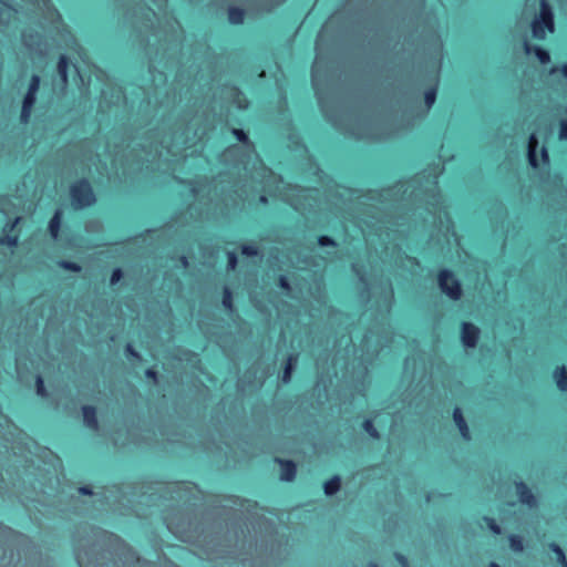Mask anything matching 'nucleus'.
Returning <instances> with one entry per match:
<instances>
[{
  "instance_id": "1",
  "label": "nucleus",
  "mask_w": 567,
  "mask_h": 567,
  "mask_svg": "<svg viewBox=\"0 0 567 567\" xmlns=\"http://www.w3.org/2000/svg\"><path fill=\"white\" fill-rule=\"evenodd\" d=\"M545 28L554 32V16L549 3L546 0H540V12L532 23V32L534 38L544 39L546 35Z\"/></svg>"
},
{
  "instance_id": "2",
  "label": "nucleus",
  "mask_w": 567,
  "mask_h": 567,
  "mask_svg": "<svg viewBox=\"0 0 567 567\" xmlns=\"http://www.w3.org/2000/svg\"><path fill=\"white\" fill-rule=\"evenodd\" d=\"M70 194L72 206L76 209H82L95 203L94 193L87 181H80L75 183L71 187Z\"/></svg>"
},
{
  "instance_id": "3",
  "label": "nucleus",
  "mask_w": 567,
  "mask_h": 567,
  "mask_svg": "<svg viewBox=\"0 0 567 567\" xmlns=\"http://www.w3.org/2000/svg\"><path fill=\"white\" fill-rule=\"evenodd\" d=\"M39 89H40V76L37 74H33L31 76V80H30V83L28 86V91L22 101L20 121L23 124H27L30 120L33 106L37 101V94L39 92Z\"/></svg>"
},
{
  "instance_id": "4",
  "label": "nucleus",
  "mask_w": 567,
  "mask_h": 567,
  "mask_svg": "<svg viewBox=\"0 0 567 567\" xmlns=\"http://www.w3.org/2000/svg\"><path fill=\"white\" fill-rule=\"evenodd\" d=\"M441 290L452 300H458L462 296L460 281L449 270H442L439 275Z\"/></svg>"
},
{
  "instance_id": "5",
  "label": "nucleus",
  "mask_w": 567,
  "mask_h": 567,
  "mask_svg": "<svg viewBox=\"0 0 567 567\" xmlns=\"http://www.w3.org/2000/svg\"><path fill=\"white\" fill-rule=\"evenodd\" d=\"M162 144L167 148V152L173 155L181 154L182 151L195 144L194 137H189L186 134V131H176L172 135L171 143L168 144L166 141H162Z\"/></svg>"
},
{
  "instance_id": "6",
  "label": "nucleus",
  "mask_w": 567,
  "mask_h": 567,
  "mask_svg": "<svg viewBox=\"0 0 567 567\" xmlns=\"http://www.w3.org/2000/svg\"><path fill=\"white\" fill-rule=\"evenodd\" d=\"M480 330L472 323L464 322L462 326V342L467 348H474L477 344Z\"/></svg>"
},
{
  "instance_id": "7",
  "label": "nucleus",
  "mask_w": 567,
  "mask_h": 567,
  "mask_svg": "<svg viewBox=\"0 0 567 567\" xmlns=\"http://www.w3.org/2000/svg\"><path fill=\"white\" fill-rule=\"evenodd\" d=\"M516 493L518 496V499L522 504L527 505L530 508H534L537 506V499L532 493V491L528 488V486L523 483H516Z\"/></svg>"
},
{
  "instance_id": "8",
  "label": "nucleus",
  "mask_w": 567,
  "mask_h": 567,
  "mask_svg": "<svg viewBox=\"0 0 567 567\" xmlns=\"http://www.w3.org/2000/svg\"><path fill=\"white\" fill-rule=\"evenodd\" d=\"M16 16V10L0 0V30L8 27Z\"/></svg>"
},
{
  "instance_id": "9",
  "label": "nucleus",
  "mask_w": 567,
  "mask_h": 567,
  "mask_svg": "<svg viewBox=\"0 0 567 567\" xmlns=\"http://www.w3.org/2000/svg\"><path fill=\"white\" fill-rule=\"evenodd\" d=\"M453 419L455 424L457 425L462 436L464 440H470V430L468 426L463 417L461 409L456 408L453 412Z\"/></svg>"
},
{
  "instance_id": "10",
  "label": "nucleus",
  "mask_w": 567,
  "mask_h": 567,
  "mask_svg": "<svg viewBox=\"0 0 567 567\" xmlns=\"http://www.w3.org/2000/svg\"><path fill=\"white\" fill-rule=\"evenodd\" d=\"M281 465L280 478L282 481H292L296 476V465L291 461H279Z\"/></svg>"
},
{
  "instance_id": "11",
  "label": "nucleus",
  "mask_w": 567,
  "mask_h": 567,
  "mask_svg": "<svg viewBox=\"0 0 567 567\" xmlns=\"http://www.w3.org/2000/svg\"><path fill=\"white\" fill-rule=\"evenodd\" d=\"M537 146H538V141H537L535 134H532L528 140L527 155H528L529 164L533 167L538 166L537 156H536Z\"/></svg>"
},
{
  "instance_id": "12",
  "label": "nucleus",
  "mask_w": 567,
  "mask_h": 567,
  "mask_svg": "<svg viewBox=\"0 0 567 567\" xmlns=\"http://www.w3.org/2000/svg\"><path fill=\"white\" fill-rule=\"evenodd\" d=\"M83 420L87 427L97 430V420L94 408L89 405L83 406Z\"/></svg>"
},
{
  "instance_id": "13",
  "label": "nucleus",
  "mask_w": 567,
  "mask_h": 567,
  "mask_svg": "<svg viewBox=\"0 0 567 567\" xmlns=\"http://www.w3.org/2000/svg\"><path fill=\"white\" fill-rule=\"evenodd\" d=\"M298 362V355L297 354H290L287 359V363L281 377L282 382L288 383L291 379V372L296 368Z\"/></svg>"
},
{
  "instance_id": "14",
  "label": "nucleus",
  "mask_w": 567,
  "mask_h": 567,
  "mask_svg": "<svg viewBox=\"0 0 567 567\" xmlns=\"http://www.w3.org/2000/svg\"><path fill=\"white\" fill-rule=\"evenodd\" d=\"M68 68L69 61L65 55H61L58 62L56 71L61 79L62 85L65 86L68 84Z\"/></svg>"
},
{
  "instance_id": "15",
  "label": "nucleus",
  "mask_w": 567,
  "mask_h": 567,
  "mask_svg": "<svg viewBox=\"0 0 567 567\" xmlns=\"http://www.w3.org/2000/svg\"><path fill=\"white\" fill-rule=\"evenodd\" d=\"M554 377H555L556 384H557L558 389L560 391H567V371H566L565 367L558 368L555 371Z\"/></svg>"
},
{
  "instance_id": "16",
  "label": "nucleus",
  "mask_w": 567,
  "mask_h": 567,
  "mask_svg": "<svg viewBox=\"0 0 567 567\" xmlns=\"http://www.w3.org/2000/svg\"><path fill=\"white\" fill-rule=\"evenodd\" d=\"M60 224H61V213H60V210H56L49 223V231L54 239L58 238L59 230H60Z\"/></svg>"
},
{
  "instance_id": "17",
  "label": "nucleus",
  "mask_w": 567,
  "mask_h": 567,
  "mask_svg": "<svg viewBox=\"0 0 567 567\" xmlns=\"http://www.w3.org/2000/svg\"><path fill=\"white\" fill-rule=\"evenodd\" d=\"M341 486V481L339 476H333L330 481L324 483V493L327 495H333L336 494Z\"/></svg>"
},
{
  "instance_id": "18",
  "label": "nucleus",
  "mask_w": 567,
  "mask_h": 567,
  "mask_svg": "<svg viewBox=\"0 0 567 567\" xmlns=\"http://www.w3.org/2000/svg\"><path fill=\"white\" fill-rule=\"evenodd\" d=\"M228 19L233 24H239L244 21V11L239 8H229Z\"/></svg>"
},
{
  "instance_id": "19",
  "label": "nucleus",
  "mask_w": 567,
  "mask_h": 567,
  "mask_svg": "<svg viewBox=\"0 0 567 567\" xmlns=\"http://www.w3.org/2000/svg\"><path fill=\"white\" fill-rule=\"evenodd\" d=\"M231 96H233L234 103L237 105L238 109L245 110L248 107V101L243 95L241 92H239L237 90H231Z\"/></svg>"
},
{
  "instance_id": "20",
  "label": "nucleus",
  "mask_w": 567,
  "mask_h": 567,
  "mask_svg": "<svg viewBox=\"0 0 567 567\" xmlns=\"http://www.w3.org/2000/svg\"><path fill=\"white\" fill-rule=\"evenodd\" d=\"M549 548L556 554L558 563L561 567H567V559L564 550L557 544L553 543L549 545Z\"/></svg>"
},
{
  "instance_id": "21",
  "label": "nucleus",
  "mask_w": 567,
  "mask_h": 567,
  "mask_svg": "<svg viewBox=\"0 0 567 567\" xmlns=\"http://www.w3.org/2000/svg\"><path fill=\"white\" fill-rule=\"evenodd\" d=\"M509 546L511 549L516 553H522L524 550L523 539L517 535L509 536Z\"/></svg>"
},
{
  "instance_id": "22",
  "label": "nucleus",
  "mask_w": 567,
  "mask_h": 567,
  "mask_svg": "<svg viewBox=\"0 0 567 567\" xmlns=\"http://www.w3.org/2000/svg\"><path fill=\"white\" fill-rule=\"evenodd\" d=\"M38 40H40V37L38 34L33 37L32 34H29L27 32L22 33V41L24 45L30 49H37L35 45L38 44Z\"/></svg>"
},
{
  "instance_id": "23",
  "label": "nucleus",
  "mask_w": 567,
  "mask_h": 567,
  "mask_svg": "<svg viewBox=\"0 0 567 567\" xmlns=\"http://www.w3.org/2000/svg\"><path fill=\"white\" fill-rule=\"evenodd\" d=\"M535 53H536V56L538 58V60L540 61V63H543V64L549 63L550 56H549V53L547 51H545L542 48L537 47V48H535Z\"/></svg>"
},
{
  "instance_id": "24",
  "label": "nucleus",
  "mask_w": 567,
  "mask_h": 567,
  "mask_svg": "<svg viewBox=\"0 0 567 567\" xmlns=\"http://www.w3.org/2000/svg\"><path fill=\"white\" fill-rule=\"evenodd\" d=\"M363 429L369 433L370 436H372L373 439H378L379 437V433L377 431V429L374 427L372 421L370 420H365L364 423H363Z\"/></svg>"
},
{
  "instance_id": "25",
  "label": "nucleus",
  "mask_w": 567,
  "mask_h": 567,
  "mask_svg": "<svg viewBox=\"0 0 567 567\" xmlns=\"http://www.w3.org/2000/svg\"><path fill=\"white\" fill-rule=\"evenodd\" d=\"M435 100H436V90L435 89H431L425 92V104H426L427 109H430L434 104Z\"/></svg>"
},
{
  "instance_id": "26",
  "label": "nucleus",
  "mask_w": 567,
  "mask_h": 567,
  "mask_svg": "<svg viewBox=\"0 0 567 567\" xmlns=\"http://www.w3.org/2000/svg\"><path fill=\"white\" fill-rule=\"evenodd\" d=\"M484 520H485V523L487 524L488 528H489L494 534H501V533H502V528H501V526L495 522V519L489 518V517H484Z\"/></svg>"
},
{
  "instance_id": "27",
  "label": "nucleus",
  "mask_w": 567,
  "mask_h": 567,
  "mask_svg": "<svg viewBox=\"0 0 567 567\" xmlns=\"http://www.w3.org/2000/svg\"><path fill=\"white\" fill-rule=\"evenodd\" d=\"M233 134L238 138V141L247 145L250 144L247 134L243 130L234 128Z\"/></svg>"
},
{
  "instance_id": "28",
  "label": "nucleus",
  "mask_w": 567,
  "mask_h": 567,
  "mask_svg": "<svg viewBox=\"0 0 567 567\" xmlns=\"http://www.w3.org/2000/svg\"><path fill=\"white\" fill-rule=\"evenodd\" d=\"M241 252L246 256H256L258 254V249L252 245H244L241 247Z\"/></svg>"
},
{
  "instance_id": "29",
  "label": "nucleus",
  "mask_w": 567,
  "mask_h": 567,
  "mask_svg": "<svg viewBox=\"0 0 567 567\" xmlns=\"http://www.w3.org/2000/svg\"><path fill=\"white\" fill-rule=\"evenodd\" d=\"M227 257H228V264H227V268L229 270H234L237 266V257L235 255V252H227Z\"/></svg>"
},
{
  "instance_id": "30",
  "label": "nucleus",
  "mask_w": 567,
  "mask_h": 567,
  "mask_svg": "<svg viewBox=\"0 0 567 567\" xmlns=\"http://www.w3.org/2000/svg\"><path fill=\"white\" fill-rule=\"evenodd\" d=\"M223 305L226 308L231 309V292L227 288L224 290Z\"/></svg>"
},
{
  "instance_id": "31",
  "label": "nucleus",
  "mask_w": 567,
  "mask_h": 567,
  "mask_svg": "<svg viewBox=\"0 0 567 567\" xmlns=\"http://www.w3.org/2000/svg\"><path fill=\"white\" fill-rule=\"evenodd\" d=\"M61 266L64 269L72 270V271H80L81 270V267L78 264L71 262V261H62Z\"/></svg>"
},
{
  "instance_id": "32",
  "label": "nucleus",
  "mask_w": 567,
  "mask_h": 567,
  "mask_svg": "<svg viewBox=\"0 0 567 567\" xmlns=\"http://www.w3.org/2000/svg\"><path fill=\"white\" fill-rule=\"evenodd\" d=\"M559 140L567 141V122L566 121H563L560 123Z\"/></svg>"
},
{
  "instance_id": "33",
  "label": "nucleus",
  "mask_w": 567,
  "mask_h": 567,
  "mask_svg": "<svg viewBox=\"0 0 567 567\" xmlns=\"http://www.w3.org/2000/svg\"><path fill=\"white\" fill-rule=\"evenodd\" d=\"M37 393L42 396L45 395L44 383L41 377L37 378Z\"/></svg>"
},
{
  "instance_id": "34",
  "label": "nucleus",
  "mask_w": 567,
  "mask_h": 567,
  "mask_svg": "<svg viewBox=\"0 0 567 567\" xmlns=\"http://www.w3.org/2000/svg\"><path fill=\"white\" fill-rule=\"evenodd\" d=\"M320 246H336V243L328 236H321L319 238Z\"/></svg>"
},
{
  "instance_id": "35",
  "label": "nucleus",
  "mask_w": 567,
  "mask_h": 567,
  "mask_svg": "<svg viewBox=\"0 0 567 567\" xmlns=\"http://www.w3.org/2000/svg\"><path fill=\"white\" fill-rule=\"evenodd\" d=\"M122 278L121 269H115L111 276V285H115Z\"/></svg>"
},
{
  "instance_id": "36",
  "label": "nucleus",
  "mask_w": 567,
  "mask_h": 567,
  "mask_svg": "<svg viewBox=\"0 0 567 567\" xmlns=\"http://www.w3.org/2000/svg\"><path fill=\"white\" fill-rule=\"evenodd\" d=\"M87 231H95L100 229V223L99 221H89L85 226Z\"/></svg>"
},
{
  "instance_id": "37",
  "label": "nucleus",
  "mask_w": 567,
  "mask_h": 567,
  "mask_svg": "<svg viewBox=\"0 0 567 567\" xmlns=\"http://www.w3.org/2000/svg\"><path fill=\"white\" fill-rule=\"evenodd\" d=\"M3 241L9 246H16L18 243V237H12L9 234H7Z\"/></svg>"
},
{
  "instance_id": "38",
  "label": "nucleus",
  "mask_w": 567,
  "mask_h": 567,
  "mask_svg": "<svg viewBox=\"0 0 567 567\" xmlns=\"http://www.w3.org/2000/svg\"><path fill=\"white\" fill-rule=\"evenodd\" d=\"M392 297H393V291H392V289L390 287L388 293L385 295V303H386L385 308H386V311L390 310Z\"/></svg>"
},
{
  "instance_id": "39",
  "label": "nucleus",
  "mask_w": 567,
  "mask_h": 567,
  "mask_svg": "<svg viewBox=\"0 0 567 567\" xmlns=\"http://www.w3.org/2000/svg\"><path fill=\"white\" fill-rule=\"evenodd\" d=\"M395 557L402 567H409V561H408L406 557H404L403 555H400V554H396Z\"/></svg>"
},
{
  "instance_id": "40",
  "label": "nucleus",
  "mask_w": 567,
  "mask_h": 567,
  "mask_svg": "<svg viewBox=\"0 0 567 567\" xmlns=\"http://www.w3.org/2000/svg\"><path fill=\"white\" fill-rule=\"evenodd\" d=\"M352 269H353V271L358 275V277H359L360 281H361L363 285H365V279H364L363 275L360 272V270H359V268H358V266H357L355 264H353V265H352Z\"/></svg>"
},
{
  "instance_id": "41",
  "label": "nucleus",
  "mask_w": 567,
  "mask_h": 567,
  "mask_svg": "<svg viewBox=\"0 0 567 567\" xmlns=\"http://www.w3.org/2000/svg\"><path fill=\"white\" fill-rule=\"evenodd\" d=\"M19 220H20V217H17V218H16V220H14V223H12V224H7V225L4 226V228H3V230H4L6 233L11 231V230L14 228L16 224H18V223H19Z\"/></svg>"
},
{
  "instance_id": "42",
  "label": "nucleus",
  "mask_w": 567,
  "mask_h": 567,
  "mask_svg": "<svg viewBox=\"0 0 567 567\" xmlns=\"http://www.w3.org/2000/svg\"><path fill=\"white\" fill-rule=\"evenodd\" d=\"M79 492L81 494H85V495H91L92 494V491L89 487H80Z\"/></svg>"
},
{
  "instance_id": "43",
  "label": "nucleus",
  "mask_w": 567,
  "mask_h": 567,
  "mask_svg": "<svg viewBox=\"0 0 567 567\" xmlns=\"http://www.w3.org/2000/svg\"><path fill=\"white\" fill-rule=\"evenodd\" d=\"M280 286L282 288H289L288 281L285 277H280Z\"/></svg>"
},
{
  "instance_id": "44",
  "label": "nucleus",
  "mask_w": 567,
  "mask_h": 567,
  "mask_svg": "<svg viewBox=\"0 0 567 567\" xmlns=\"http://www.w3.org/2000/svg\"><path fill=\"white\" fill-rule=\"evenodd\" d=\"M296 190L298 192L299 197H306L307 195L305 193L309 192L308 189H300V188H296Z\"/></svg>"
},
{
  "instance_id": "45",
  "label": "nucleus",
  "mask_w": 567,
  "mask_h": 567,
  "mask_svg": "<svg viewBox=\"0 0 567 567\" xmlns=\"http://www.w3.org/2000/svg\"><path fill=\"white\" fill-rule=\"evenodd\" d=\"M126 351L136 358L138 357V354L133 350L131 344H127Z\"/></svg>"
},
{
  "instance_id": "46",
  "label": "nucleus",
  "mask_w": 567,
  "mask_h": 567,
  "mask_svg": "<svg viewBox=\"0 0 567 567\" xmlns=\"http://www.w3.org/2000/svg\"><path fill=\"white\" fill-rule=\"evenodd\" d=\"M392 193H393V189H384V190H382L381 196L382 197H388V196H391Z\"/></svg>"
},
{
  "instance_id": "47",
  "label": "nucleus",
  "mask_w": 567,
  "mask_h": 567,
  "mask_svg": "<svg viewBox=\"0 0 567 567\" xmlns=\"http://www.w3.org/2000/svg\"><path fill=\"white\" fill-rule=\"evenodd\" d=\"M542 156L545 162L548 161V154L545 147L542 148Z\"/></svg>"
},
{
  "instance_id": "48",
  "label": "nucleus",
  "mask_w": 567,
  "mask_h": 567,
  "mask_svg": "<svg viewBox=\"0 0 567 567\" xmlns=\"http://www.w3.org/2000/svg\"><path fill=\"white\" fill-rule=\"evenodd\" d=\"M181 261H182V265L184 268H187L188 267V261H187V258L186 257H182L181 258Z\"/></svg>"
},
{
  "instance_id": "49",
  "label": "nucleus",
  "mask_w": 567,
  "mask_h": 567,
  "mask_svg": "<svg viewBox=\"0 0 567 567\" xmlns=\"http://www.w3.org/2000/svg\"><path fill=\"white\" fill-rule=\"evenodd\" d=\"M561 73L565 78H567V63L563 65Z\"/></svg>"
},
{
  "instance_id": "50",
  "label": "nucleus",
  "mask_w": 567,
  "mask_h": 567,
  "mask_svg": "<svg viewBox=\"0 0 567 567\" xmlns=\"http://www.w3.org/2000/svg\"><path fill=\"white\" fill-rule=\"evenodd\" d=\"M235 150H236V147H235V146H234V147H230V148H228V150L225 152V154H224V155H225V156H228V155H229V154H231Z\"/></svg>"
},
{
  "instance_id": "51",
  "label": "nucleus",
  "mask_w": 567,
  "mask_h": 567,
  "mask_svg": "<svg viewBox=\"0 0 567 567\" xmlns=\"http://www.w3.org/2000/svg\"><path fill=\"white\" fill-rule=\"evenodd\" d=\"M53 16H56L58 18H60V14L56 10H52V12H50V17L52 20H53Z\"/></svg>"
},
{
  "instance_id": "52",
  "label": "nucleus",
  "mask_w": 567,
  "mask_h": 567,
  "mask_svg": "<svg viewBox=\"0 0 567 567\" xmlns=\"http://www.w3.org/2000/svg\"><path fill=\"white\" fill-rule=\"evenodd\" d=\"M146 374L151 378H155V372L153 370H147Z\"/></svg>"
},
{
  "instance_id": "53",
  "label": "nucleus",
  "mask_w": 567,
  "mask_h": 567,
  "mask_svg": "<svg viewBox=\"0 0 567 567\" xmlns=\"http://www.w3.org/2000/svg\"><path fill=\"white\" fill-rule=\"evenodd\" d=\"M291 205H292L296 209H299L300 203H299V202H291Z\"/></svg>"
},
{
  "instance_id": "54",
  "label": "nucleus",
  "mask_w": 567,
  "mask_h": 567,
  "mask_svg": "<svg viewBox=\"0 0 567 567\" xmlns=\"http://www.w3.org/2000/svg\"><path fill=\"white\" fill-rule=\"evenodd\" d=\"M260 202H261V203H264V204H266V203H267V197H266V196H264V195H262V196H260Z\"/></svg>"
},
{
  "instance_id": "55",
  "label": "nucleus",
  "mask_w": 567,
  "mask_h": 567,
  "mask_svg": "<svg viewBox=\"0 0 567 567\" xmlns=\"http://www.w3.org/2000/svg\"><path fill=\"white\" fill-rule=\"evenodd\" d=\"M489 567H501L497 563H491Z\"/></svg>"
},
{
  "instance_id": "56",
  "label": "nucleus",
  "mask_w": 567,
  "mask_h": 567,
  "mask_svg": "<svg viewBox=\"0 0 567 567\" xmlns=\"http://www.w3.org/2000/svg\"><path fill=\"white\" fill-rule=\"evenodd\" d=\"M368 567H379V566H378V564H375V563H370V564L368 565Z\"/></svg>"
},
{
  "instance_id": "57",
  "label": "nucleus",
  "mask_w": 567,
  "mask_h": 567,
  "mask_svg": "<svg viewBox=\"0 0 567 567\" xmlns=\"http://www.w3.org/2000/svg\"><path fill=\"white\" fill-rule=\"evenodd\" d=\"M370 336H365V341L368 342L370 340Z\"/></svg>"
}]
</instances>
